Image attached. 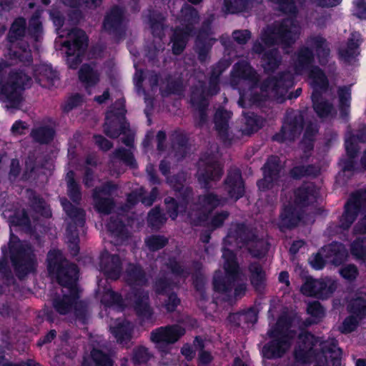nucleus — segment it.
I'll list each match as a JSON object with an SVG mask.
<instances>
[{
    "instance_id": "nucleus-48",
    "label": "nucleus",
    "mask_w": 366,
    "mask_h": 366,
    "mask_svg": "<svg viewBox=\"0 0 366 366\" xmlns=\"http://www.w3.org/2000/svg\"><path fill=\"white\" fill-rule=\"evenodd\" d=\"M157 195L158 189L157 187H154L149 194H146V191L143 188H139L131 192L128 195L127 200L132 204L141 202L144 205L149 207L154 203Z\"/></svg>"
},
{
    "instance_id": "nucleus-61",
    "label": "nucleus",
    "mask_w": 366,
    "mask_h": 366,
    "mask_svg": "<svg viewBox=\"0 0 366 366\" xmlns=\"http://www.w3.org/2000/svg\"><path fill=\"white\" fill-rule=\"evenodd\" d=\"M177 286V284L171 280L165 274L158 277L154 284L153 288L157 295L169 294Z\"/></svg>"
},
{
    "instance_id": "nucleus-19",
    "label": "nucleus",
    "mask_w": 366,
    "mask_h": 366,
    "mask_svg": "<svg viewBox=\"0 0 366 366\" xmlns=\"http://www.w3.org/2000/svg\"><path fill=\"white\" fill-rule=\"evenodd\" d=\"M184 333V328L179 325L160 327L151 332L150 340L157 347L163 348L177 342Z\"/></svg>"
},
{
    "instance_id": "nucleus-16",
    "label": "nucleus",
    "mask_w": 366,
    "mask_h": 366,
    "mask_svg": "<svg viewBox=\"0 0 366 366\" xmlns=\"http://www.w3.org/2000/svg\"><path fill=\"white\" fill-rule=\"evenodd\" d=\"M212 34V21L205 19L198 30L194 43V50L201 63L207 60L212 46L216 41L214 38L211 37Z\"/></svg>"
},
{
    "instance_id": "nucleus-12",
    "label": "nucleus",
    "mask_w": 366,
    "mask_h": 366,
    "mask_svg": "<svg viewBox=\"0 0 366 366\" xmlns=\"http://www.w3.org/2000/svg\"><path fill=\"white\" fill-rule=\"evenodd\" d=\"M226 201V198L212 192L199 195L194 204L195 209L200 211L199 214L193 210L189 214L193 224L200 225L206 222L208 215L217 207L224 205Z\"/></svg>"
},
{
    "instance_id": "nucleus-52",
    "label": "nucleus",
    "mask_w": 366,
    "mask_h": 366,
    "mask_svg": "<svg viewBox=\"0 0 366 366\" xmlns=\"http://www.w3.org/2000/svg\"><path fill=\"white\" fill-rule=\"evenodd\" d=\"M60 201L66 214L74 222L73 224L83 227L85 222V212L74 206L65 197L61 198Z\"/></svg>"
},
{
    "instance_id": "nucleus-36",
    "label": "nucleus",
    "mask_w": 366,
    "mask_h": 366,
    "mask_svg": "<svg viewBox=\"0 0 366 366\" xmlns=\"http://www.w3.org/2000/svg\"><path fill=\"white\" fill-rule=\"evenodd\" d=\"M308 42L315 49L319 64L325 66L329 62L330 49L325 38L321 35L310 36Z\"/></svg>"
},
{
    "instance_id": "nucleus-40",
    "label": "nucleus",
    "mask_w": 366,
    "mask_h": 366,
    "mask_svg": "<svg viewBox=\"0 0 366 366\" xmlns=\"http://www.w3.org/2000/svg\"><path fill=\"white\" fill-rule=\"evenodd\" d=\"M264 119L262 116H244V125L237 127V140L244 136H250L252 134L257 132L264 125Z\"/></svg>"
},
{
    "instance_id": "nucleus-14",
    "label": "nucleus",
    "mask_w": 366,
    "mask_h": 366,
    "mask_svg": "<svg viewBox=\"0 0 366 366\" xmlns=\"http://www.w3.org/2000/svg\"><path fill=\"white\" fill-rule=\"evenodd\" d=\"M102 28L117 41L123 39L127 31L124 10L119 6H113L104 18Z\"/></svg>"
},
{
    "instance_id": "nucleus-7",
    "label": "nucleus",
    "mask_w": 366,
    "mask_h": 366,
    "mask_svg": "<svg viewBox=\"0 0 366 366\" xmlns=\"http://www.w3.org/2000/svg\"><path fill=\"white\" fill-rule=\"evenodd\" d=\"M54 310L60 315H68L74 313L76 317L86 323L88 318L87 304L79 300V290L63 291V295H56L51 301Z\"/></svg>"
},
{
    "instance_id": "nucleus-6",
    "label": "nucleus",
    "mask_w": 366,
    "mask_h": 366,
    "mask_svg": "<svg viewBox=\"0 0 366 366\" xmlns=\"http://www.w3.org/2000/svg\"><path fill=\"white\" fill-rule=\"evenodd\" d=\"M297 25L292 19L285 18L274 22L262 34V41L267 46L282 45L290 47L296 41Z\"/></svg>"
},
{
    "instance_id": "nucleus-62",
    "label": "nucleus",
    "mask_w": 366,
    "mask_h": 366,
    "mask_svg": "<svg viewBox=\"0 0 366 366\" xmlns=\"http://www.w3.org/2000/svg\"><path fill=\"white\" fill-rule=\"evenodd\" d=\"M249 245V252L252 257L261 258L265 255L269 249V244L262 238H258L256 235V239Z\"/></svg>"
},
{
    "instance_id": "nucleus-45",
    "label": "nucleus",
    "mask_w": 366,
    "mask_h": 366,
    "mask_svg": "<svg viewBox=\"0 0 366 366\" xmlns=\"http://www.w3.org/2000/svg\"><path fill=\"white\" fill-rule=\"evenodd\" d=\"M261 62L264 73H273L281 64L282 56L277 49H271L262 54Z\"/></svg>"
},
{
    "instance_id": "nucleus-37",
    "label": "nucleus",
    "mask_w": 366,
    "mask_h": 366,
    "mask_svg": "<svg viewBox=\"0 0 366 366\" xmlns=\"http://www.w3.org/2000/svg\"><path fill=\"white\" fill-rule=\"evenodd\" d=\"M322 252L332 264H341L347 257V252L341 243L332 242L322 248Z\"/></svg>"
},
{
    "instance_id": "nucleus-39",
    "label": "nucleus",
    "mask_w": 366,
    "mask_h": 366,
    "mask_svg": "<svg viewBox=\"0 0 366 366\" xmlns=\"http://www.w3.org/2000/svg\"><path fill=\"white\" fill-rule=\"evenodd\" d=\"M107 229L114 239L115 244H121L130 237V232L119 217H111L107 224Z\"/></svg>"
},
{
    "instance_id": "nucleus-41",
    "label": "nucleus",
    "mask_w": 366,
    "mask_h": 366,
    "mask_svg": "<svg viewBox=\"0 0 366 366\" xmlns=\"http://www.w3.org/2000/svg\"><path fill=\"white\" fill-rule=\"evenodd\" d=\"M147 18L152 36L162 39L167 27L164 24L166 18L162 13L154 9L149 10Z\"/></svg>"
},
{
    "instance_id": "nucleus-22",
    "label": "nucleus",
    "mask_w": 366,
    "mask_h": 366,
    "mask_svg": "<svg viewBox=\"0 0 366 366\" xmlns=\"http://www.w3.org/2000/svg\"><path fill=\"white\" fill-rule=\"evenodd\" d=\"M294 84V76L289 71L279 72L275 76H268L261 84L262 91L278 92L280 89H288Z\"/></svg>"
},
{
    "instance_id": "nucleus-27",
    "label": "nucleus",
    "mask_w": 366,
    "mask_h": 366,
    "mask_svg": "<svg viewBox=\"0 0 366 366\" xmlns=\"http://www.w3.org/2000/svg\"><path fill=\"white\" fill-rule=\"evenodd\" d=\"M172 150L168 154L169 158H172L174 163L182 160L189 153L188 139L187 137L179 131H174L170 137Z\"/></svg>"
},
{
    "instance_id": "nucleus-13",
    "label": "nucleus",
    "mask_w": 366,
    "mask_h": 366,
    "mask_svg": "<svg viewBox=\"0 0 366 366\" xmlns=\"http://www.w3.org/2000/svg\"><path fill=\"white\" fill-rule=\"evenodd\" d=\"M315 54L312 49L302 46L297 52L295 63L296 71L310 70V77L319 80V86L324 89L328 87V80L322 69L318 66H314Z\"/></svg>"
},
{
    "instance_id": "nucleus-59",
    "label": "nucleus",
    "mask_w": 366,
    "mask_h": 366,
    "mask_svg": "<svg viewBox=\"0 0 366 366\" xmlns=\"http://www.w3.org/2000/svg\"><path fill=\"white\" fill-rule=\"evenodd\" d=\"M167 85L162 95L168 97L172 94L182 95L184 92V86L181 78L172 79L171 75H167L165 78Z\"/></svg>"
},
{
    "instance_id": "nucleus-21",
    "label": "nucleus",
    "mask_w": 366,
    "mask_h": 366,
    "mask_svg": "<svg viewBox=\"0 0 366 366\" xmlns=\"http://www.w3.org/2000/svg\"><path fill=\"white\" fill-rule=\"evenodd\" d=\"M115 354L113 350L94 347L88 355L84 356L81 366H114Z\"/></svg>"
},
{
    "instance_id": "nucleus-57",
    "label": "nucleus",
    "mask_w": 366,
    "mask_h": 366,
    "mask_svg": "<svg viewBox=\"0 0 366 366\" xmlns=\"http://www.w3.org/2000/svg\"><path fill=\"white\" fill-rule=\"evenodd\" d=\"M75 174L70 170L66 176L67 184V194L69 197L76 204H79L81 200V192L79 184L76 182Z\"/></svg>"
},
{
    "instance_id": "nucleus-55",
    "label": "nucleus",
    "mask_w": 366,
    "mask_h": 366,
    "mask_svg": "<svg viewBox=\"0 0 366 366\" xmlns=\"http://www.w3.org/2000/svg\"><path fill=\"white\" fill-rule=\"evenodd\" d=\"M254 0H224L225 13L237 14L247 11L253 5Z\"/></svg>"
},
{
    "instance_id": "nucleus-5",
    "label": "nucleus",
    "mask_w": 366,
    "mask_h": 366,
    "mask_svg": "<svg viewBox=\"0 0 366 366\" xmlns=\"http://www.w3.org/2000/svg\"><path fill=\"white\" fill-rule=\"evenodd\" d=\"M16 239L14 234L11 235L10 258L17 277L23 279L29 273L34 271L36 259L31 246Z\"/></svg>"
},
{
    "instance_id": "nucleus-49",
    "label": "nucleus",
    "mask_w": 366,
    "mask_h": 366,
    "mask_svg": "<svg viewBox=\"0 0 366 366\" xmlns=\"http://www.w3.org/2000/svg\"><path fill=\"white\" fill-rule=\"evenodd\" d=\"M26 33V21L22 16L16 18L12 22L6 35L8 42L12 44L21 40Z\"/></svg>"
},
{
    "instance_id": "nucleus-31",
    "label": "nucleus",
    "mask_w": 366,
    "mask_h": 366,
    "mask_svg": "<svg viewBox=\"0 0 366 366\" xmlns=\"http://www.w3.org/2000/svg\"><path fill=\"white\" fill-rule=\"evenodd\" d=\"M129 127L124 116H107L103 125L104 133L110 138L116 139Z\"/></svg>"
},
{
    "instance_id": "nucleus-20",
    "label": "nucleus",
    "mask_w": 366,
    "mask_h": 366,
    "mask_svg": "<svg viewBox=\"0 0 366 366\" xmlns=\"http://www.w3.org/2000/svg\"><path fill=\"white\" fill-rule=\"evenodd\" d=\"M304 116H286L280 133L272 137V140L279 142H293L300 136L304 127Z\"/></svg>"
},
{
    "instance_id": "nucleus-11",
    "label": "nucleus",
    "mask_w": 366,
    "mask_h": 366,
    "mask_svg": "<svg viewBox=\"0 0 366 366\" xmlns=\"http://www.w3.org/2000/svg\"><path fill=\"white\" fill-rule=\"evenodd\" d=\"M360 213L366 214V188L350 194L340 219V227L347 229Z\"/></svg>"
},
{
    "instance_id": "nucleus-32",
    "label": "nucleus",
    "mask_w": 366,
    "mask_h": 366,
    "mask_svg": "<svg viewBox=\"0 0 366 366\" xmlns=\"http://www.w3.org/2000/svg\"><path fill=\"white\" fill-rule=\"evenodd\" d=\"M167 182L177 192L176 197L183 198L182 205L188 204L192 197L193 192L191 188L185 187L186 174L183 172H178L171 177H167Z\"/></svg>"
},
{
    "instance_id": "nucleus-38",
    "label": "nucleus",
    "mask_w": 366,
    "mask_h": 366,
    "mask_svg": "<svg viewBox=\"0 0 366 366\" xmlns=\"http://www.w3.org/2000/svg\"><path fill=\"white\" fill-rule=\"evenodd\" d=\"M126 282L131 286H145L148 284L147 274L139 264H129L124 273Z\"/></svg>"
},
{
    "instance_id": "nucleus-28",
    "label": "nucleus",
    "mask_w": 366,
    "mask_h": 366,
    "mask_svg": "<svg viewBox=\"0 0 366 366\" xmlns=\"http://www.w3.org/2000/svg\"><path fill=\"white\" fill-rule=\"evenodd\" d=\"M100 268L102 271L112 280L119 277L122 272V262L117 254H112L104 251L100 257Z\"/></svg>"
},
{
    "instance_id": "nucleus-15",
    "label": "nucleus",
    "mask_w": 366,
    "mask_h": 366,
    "mask_svg": "<svg viewBox=\"0 0 366 366\" xmlns=\"http://www.w3.org/2000/svg\"><path fill=\"white\" fill-rule=\"evenodd\" d=\"M118 189L117 184L112 182H107L92 190L94 207L104 214H109L114 207V201L112 194Z\"/></svg>"
},
{
    "instance_id": "nucleus-4",
    "label": "nucleus",
    "mask_w": 366,
    "mask_h": 366,
    "mask_svg": "<svg viewBox=\"0 0 366 366\" xmlns=\"http://www.w3.org/2000/svg\"><path fill=\"white\" fill-rule=\"evenodd\" d=\"M31 78L21 69L10 71L7 80L0 85V96L9 108H18L22 101V92L29 86Z\"/></svg>"
},
{
    "instance_id": "nucleus-29",
    "label": "nucleus",
    "mask_w": 366,
    "mask_h": 366,
    "mask_svg": "<svg viewBox=\"0 0 366 366\" xmlns=\"http://www.w3.org/2000/svg\"><path fill=\"white\" fill-rule=\"evenodd\" d=\"M110 332L119 345L123 347H130L134 333V326L130 322L126 320L119 322L110 327Z\"/></svg>"
},
{
    "instance_id": "nucleus-64",
    "label": "nucleus",
    "mask_w": 366,
    "mask_h": 366,
    "mask_svg": "<svg viewBox=\"0 0 366 366\" xmlns=\"http://www.w3.org/2000/svg\"><path fill=\"white\" fill-rule=\"evenodd\" d=\"M351 254L358 259L366 260V238L358 237L351 244Z\"/></svg>"
},
{
    "instance_id": "nucleus-35",
    "label": "nucleus",
    "mask_w": 366,
    "mask_h": 366,
    "mask_svg": "<svg viewBox=\"0 0 366 366\" xmlns=\"http://www.w3.org/2000/svg\"><path fill=\"white\" fill-rule=\"evenodd\" d=\"M134 308L139 316L146 320H152L153 309L149 305L148 291L138 289L134 292Z\"/></svg>"
},
{
    "instance_id": "nucleus-25",
    "label": "nucleus",
    "mask_w": 366,
    "mask_h": 366,
    "mask_svg": "<svg viewBox=\"0 0 366 366\" xmlns=\"http://www.w3.org/2000/svg\"><path fill=\"white\" fill-rule=\"evenodd\" d=\"M207 86L204 81L193 85L190 89L189 102L192 107L199 111V114H207L209 106Z\"/></svg>"
},
{
    "instance_id": "nucleus-24",
    "label": "nucleus",
    "mask_w": 366,
    "mask_h": 366,
    "mask_svg": "<svg viewBox=\"0 0 366 366\" xmlns=\"http://www.w3.org/2000/svg\"><path fill=\"white\" fill-rule=\"evenodd\" d=\"M302 219V213L296 207L289 204L282 209L276 223L280 231L292 229L297 227Z\"/></svg>"
},
{
    "instance_id": "nucleus-42",
    "label": "nucleus",
    "mask_w": 366,
    "mask_h": 366,
    "mask_svg": "<svg viewBox=\"0 0 366 366\" xmlns=\"http://www.w3.org/2000/svg\"><path fill=\"white\" fill-rule=\"evenodd\" d=\"M56 131L49 125H37L31 129L30 137L34 142L39 144H49L54 139Z\"/></svg>"
},
{
    "instance_id": "nucleus-60",
    "label": "nucleus",
    "mask_w": 366,
    "mask_h": 366,
    "mask_svg": "<svg viewBox=\"0 0 366 366\" xmlns=\"http://www.w3.org/2000/svg\"><path fill=\"white\" fill-rule=\"evenodd\" d=\"M182 202L183 198H182L179 196V198H177V197L175 198L167 197L164 199L167 212L172 219H175L177 218V217L178 216V213L180 210H185L186 207L188 204L182 205Z\"/></svg>"
},
{
    "instance_id": "nucleus-50",
    "label": "nucleus",
    "mask_w": 366,
    "mask_h": 366,
    "mask_svg": "<svg viewBox=\"0 0 366 366\" xmlns=\"http://www.w3.org/2000/svg\"><path fill=\"white\" fill-rule=\"evenodd\" d=\"M229 234L238 242L247 245L256 239L255 232L244 224H237Z\"/></svg>"
},
{
    "instance_id": "nucleus-44",
    "label": "nucleus",
    "mask_w": 366,
    "mask_h": 366,
    "mask_svg": "<svg viewBox=\"0 0 366 366\" xmlns=\"http://www.w3.org/2000/svg\"><path fill=\"white\" fill-rule=\"evenodd\" d=\"M305 119L304 127H305V132L303 139L300 143L302 149L305 153L310 152L313 149L312 141L314 137L318 132V127L316 121L313 119L309 118V116H306Z\"/></svg>"
},
{
    "instance_id": "nucleus-8",
    "label": "nucleus",
    "mask_w": 366,
    "mask_h": 366,
    "mask_svg": "<svg viewBox=\"0 0 366 366\" xmlns=\"http://www.w3.org/2000/svg\"><path fill=\"white\" fill-rule=\"evenodd\" d=\"M217 152L218 147L214 144L212 151L210 153H204L197 163L196 177L202 188L210 189L211 183L219 181L222 176V169L214 154Z\"/></svg>"
},
{
    "instance_id": "nucleus-26",
    "label": "nucleus",
    "mask_w": 366,
    "mask_h": 366,
    "mask_svg": "<svg viewBox=\"0 0 366 366\" xmlns=\"http://www.w3.org/2000/svg\"><path fill=\"white\" fill-rule=\"evenodd\" d=\"M224 183L225 189L231 198H234L237 200L244 195V184L241 172L239 169H230L228 171Z\"/></svg>"
},
{
    "instance_id": "nucleus-23",
    "label": "nucleus",
    "mask_w": 366,
    "mask_h": 366,
    "mask_svg": "<svg viewBox=\"0 0 366 366\" xmlns=\"http://www.w3.org/2000/svg\"><path fill=\"white\" fill-rule=\"evenodd\" d=\"M317 6L321 8H333L339 6L342 0H312ZM269 2L277 6V10L286 15L295 16L298 9L295 0H268Z\"/></svg>"
},
{
    "instance_id": "nucleus-30",
    "label": "nucleus",
    "mask_w": 366,
    "mask_h": 366,
    "mask_svg": "<svg viewBox=\"0 0 366 366\" xmlns=\"http://www.w3.org/2000/svg\"><path fill=\"white\" fill-rule=\"evenodd\" d=\"M318 190L312 183H305L295 191L294 202L297 207H305L317 201Z\"/></svg>"
},
{
    "instance_id": "nucleus-51",
    "label": "nucleus",
    "mask_w": 366,
    "mask_h": 366,
    "mask_svg": "<svg viewBox=\"0 0 366 366\" xmlns=\"http://www.w3.org/2000/svg\"><path fill=\"white\" fill-rule=\"evenodd\" d=\"M26 32L29 37L35 42H38L42 39L43 25L41 21V14L39 11L34 12L29 19Z\"/></svg>"
},
{
    "instance_id": "nucleus-10",
    "label": "nucleus",
    "mask_w": 366,
    "mask_h": 366,
    "mask_svg": "<svg viewBox=\"0 0 366 366\" xmlns=\"http://www.w3.org/2000/svg\"><path fill=\"white\" fill-rule=\"evenodd\" d=\"M222 258L224 259V268L226 275L224 278H221L216 273L214 277L213 285L216 291L227 292L232 290L235 282L239 278V274L235 254L232 250L224 248L222 250Z\"/></svg>"
},
{
    "instance_id": "nucleus-47",
    "label": "nucleus",
    "mask_w": 366,
    "mask_h": 366,
    "mask_svg": "<svg viewBox=\"0 0 366 366\" xmlns=\"http://www.w3.org/2000/svg\"><path fill=\"white\" fill-rule=\"evenodd\" d=\"M78 76L79 81L86 88L96 86L99 80L100 76L97 70H95L90 64H83L80 67Z\"/></svg>"
},
{
    "instance_id": "nucleus-17",
    "label": "nucleus",
    "mask_w": 366,
    "mask_h": 366,
    "mask_svg": "<svg viewBox=\"0 0 366 366\" xmlns=\"http://www.w3.org/2000/svg\"><path fill=\"white\" fill-rule=\"evenodd\" d=\"M336 289L337 283L330 279L315 280L307 278L301 287L300 290L306 296L327 299L334 293Z\"/></svg>"
},
{
    "instance_id": "nucleus-43",
    "label": "nucleus",
    "mask_w": 366,
    "mask_h": 366,
    "mask_svg": "<svg viewBox=\"0 0 366 366\" xmlns=\"http://www.w3.org/2000/svg\"><path fill=\"white\" fill-rule=\"evenodd\" d=\"M248 269L251 285L257 292H262L266 285V274L262 265L257 262H252Z\"/></svg>"
},
{
    "instance_id": "nucleus-54",
    "label": "nucleus",
    "mask_w": 366,
    "mask_h": 366,
    "mask_svg": "<svg viewBox=\"0 0 366 366\" xmlns=\"http://www.w3.org/2000/svg\"><path fill=\"white\" fill-rule=\"evenodd\" d=\"M232 75L240 79L252 81L255 79L256 71L249 63L240 61L234 64Z\"/></svg>"
},
{
    "instance_id": "nucleus-34",
    "label": "nucleus",
    "mask_w": 366,
    "mask_h": 366,
    "mask_svg": "<svg viewBox=\"0 0 366 366\" xmlns=\"http://www.w3.org/2000/svg\"><path fill=\"white\" fill-rule=\"evenodd\" d=\"M195 34L196 32L188 31L183 26H176L170 38L172 53L174 55H180L184 51L189 37Z\"/></svg>"
},
{
    "instance_id": "nucleus-58",
    "label": "nucleus",
    "mask_w": 366,
    "mask_h": 366,
    "mask_svg": "<svg viewBox=\"0 0 366 366\" xmlns=\"http://www.w3.org/2000/svg\"><path fill=\"white\" fill-rule=\"evenodd\" d=\"M312 102L316 114H332L333 105L327 99H323L320 93L314 92Z\"/></svg>"
},
{
    "instance_id": "nucleus-53",
    "label": "nucleus",
    "mask_w": 366,
    "mask_h": 366,
    "mask_svg": "<svg viewBox=\"0 0 366 366\" xmlns=\"http://www.w3.org/2000/svg\"><path fill=\"white\" fill-rule=\"evenodd\" d=\"M31 207L38 214L49 217L51 215V210L44 199L38 195L34 191L27 189L26 191Z\"/></svg>"
},
{
    "instance_id": "nucleus-1",
    "label": "nucleus",
    "mask_w": 366,
    "mask_h": 366,
    "mask_svg": "<svg viewBox=\"0 0 366 366\" xmlns=\"http://www.w3.org/2000/svg\"><path fill=\"white\" fill-rule=\"evenodd\" d=\"M294 355L296 361L301 363L314 362V366H340L342 350L334 339L321 341L305 332L298 336Z\"/></svg>"
},
{
    "instance_id": "nucleus-46",
    "label": "nucleus",
    "mask_w": 366,
    "mask_h": 366,
    "mask_svg": "<svg viewBox=\"0 0 366 366\" xmlns=\"http://www.w3.org/2000/svg\"><path fill=\"white\" fill-rule=\"evenodd\" d=\"M182 12V26L184 27L188 31L196 32L195 25L199 23V12L191 5L184 4L181 9Z\"/></svg>"
},
{
    "instance_id": "nucleus-33",
    "label": "nucleus",
    "mask_w": 366,
    "mask_h": 366,
    "mask_svg": "<svg viewBox=\"0 0 366 366\" xmlns=\"http://www.w3.org/2000/svg\"><path fill=\"white\" fill-rule=\"evenodd\" d=\"M228 122L229 116H214V127L219 138L224 144H231L237 141V127L230 129Z\"/></svg>"
},
{
    "instance_id": "nucleus-18",
    "label": "nucleus",
    "mask_w": 366,
    "mask_h": 366,
    "mask_svg": "<svg viewBox=\"0 0 366 366\" xmlns=\"http://www.w3.org/2000/svg\"><path fill=\"white\" fill-rule=\"evenodd\" d=\"M283 168L278 157L271 156L264 167V177L257 182L258 187L262 191L270 189L279 184L283 176Z\"/></svg>"
},
{
    "instance_id": "nucleus-56",
    "label": "nucleus",
    "mask_w": 366,
    "mask_h": 366,
    "mask_svg": "<svg viewBox=\"0 0 366 366\" xmlns=\"http://www.w3.org/2000/svg\"><path fill=\"white\" fill-rule=\"evenodd\" d=\"M347 309L351 314L363 319L366 315V294L359 293L350 301Z\"/></svg>"
},
{
    "instance_id": "nucleus-9",
    "label": "nucleus",
    "mask_w": 366,
    "mask_h": 366,
    "mask_svg": "<svg viewBox=\"0 0 366 366\" xmlns=\"http://www.w3.org/2000/svg\"><path fill=\"white\" fill-rule=\"evenodd\" d=\"M69 39L63 43L66 48V62L69 68L76 69L81 63L88 46V36L81 29L74 28L68 34Z\"/></svg>"
},
{
    "instance_id": "nucleus-63",
    "label": "nucleus",
    "mask_w": 366,
    "mask_h": 366,
    "mask_svg": "<svg viewBox=\"0 0 366 366\" xmlns=\"http://www.w3.org/2000/svg\"><path fill=\"white\" fill-rule=\"evenodd\" d=\"M167 221V218L159 207L152 209L147 216L148 225L153 229H159Z\"/></svg>"
},
{
    "instance_id": "nucleus-2",
    "label": "nucleus",
    "mask_w": 366,
    "mask_h": 366,
    "mask_svg": "<svg viewBox=\"0 0 366 366\" xmlns=\"http://www.w3.org/2000/svg\"><path fill=\"white\" fill-rule=\"evenodd\" d=\"M267 335L274 339L264 345L262 355L267 359H275L282 357L290 349L296 332L291 330L290 318L282 315L274 327L268 331Z\"/></svg>"
},
{
    "instance_id": "nucleus-3",
    "label": "nucleus",
    "mask_w": 366,
    "mask_h": 366,
    "mask_svg": "<svg viewBox=\"0 0 366 366\" xmlns=\"http://www.w3.org/2000/svg\"><path fill=\"white\" fill-rule=\"evenodd\" d=\"M48 270L56 275L58 283L66 290H79L76 282L78 269L70 263L59 250L50 251L47 254Z\"/></svg>"
}]
</instances>
